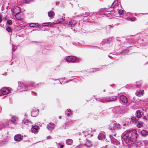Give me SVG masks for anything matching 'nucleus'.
Listing matches in <instances>:
<instances>
[{"mask_svg": "<svg viewBox=\"0 0 148 148\" xmlns=\"http://www.w3.org/2000/svg\"><path fill=\"white\" fill-rule=\"evenodd\" d=\"M138 136V134L136 130L132 131L127 130L122 134L121 137L122 141L125 142V145L128 148H131Z\"/></svg>", "mask_w": 148, "mask_h": 148, "instance_id": "obj_1", "label": "nucleus"}, {"mask_svg": "<svg viewBox=\"0 0 148 148\" xmlns=\"http://www.w3.org/2000/svg\"><path fill=\"white\" fill-rule=\"evenodd\" d=\"M122 128V126L118 123H111L109 126L108 129L114 132L120 130Z\"/></svg>", "mask_w": 148, "mask_h": 148, "instance_id": "obj_2", "label": "nucleus"}, {"mask_svg": "<svg viewBox=\"0 0 148 148\" xmlns=\"http://www.w3.org/2000/svg\"><path fill=\"white\" fill-rule=\"evenodd\" d=\"M113 112L116 114L114 115L115 117L118 116V114L123 113L124 112V107L123 106H118L115 107L112 109Z\"/></svg>", "mask_w": 148, "mask_h": 148, "instance_id": "obj_3", "label": "nucleus"}, {"mask_svg": "<svg viewBox=\"0 0 148 148\" xmlns=\"http://www.w3.org/2000/svg\"><path fill=\"white\" fill-rule=\"evenodd\" d=\"M130 119V122L133 124H136L137 127L140 128L143 127V122H139L138 119H137L135 116H131Z\"/></svg>", "mask_w": 148, "mask_h": 148, "instance_id": "obj_4", "label": "nucleus"}, {"mask_svg": "<svg viewBox=\"0 0 148 148\" xmlns=\"http://www.w3.org/2000/svg\"><path fill=\"white\" fill-rule=\"evenodd\" d=\"M28 83L27 82L26 84L23 83H21L20 82H18V90H20L23 89V90H21L20 91H27V90L29 89L28 88V86H27V84Z\"/></svg>", "mask_w": 148, "mask_h": 148, "instance_id": "obj_5", "label": "nucleus"}, {"mask_svg": "<svg viewBox=\"0 0 148 148\" xmlns=\"http://www.w3.org/2000/svg\"><path fill=\"white\" fill-rule=\"evenodd\" d=\"M41 84V83L36 84L34 82H28V83L27 84V86H28V88L29 89H31L33 88H38Z\"/></svg>", "mask_w": 148, "mask_h": 148, "instance_id": "obj_6", "label": "nucleus"}, {"mask_svg": "<svg viewBox=\"0 0 148 148\" xmlns=\"http://www.w3.org/2000/svg\"><path fill=\"white\" fill-rule=\"evenodd\" d=\"M10 93L9 90L6 87L2 88L0 90V96L5 95Z\"/></svg>", "mask_w": 148, "mask_h": 148, "instance_id": "obj_7", "label": "nucleus"}, {"mask_svg": "<svg viewBox=\"0 0 148 148\" xmlns=\"http://www.w3.org/2000/svg\"><path fill=\"white\" fill-rule=\"evenodd\" d=\"M39 128L40 127L38 125L35 124L34 125H32L31 129L32 132L36 134L38 133Z\"/></svg>", "mask_w": 148, "mask_h": 148, "instance_id": "obj_8", "label": "nucleus"}, {"mask_svg": "<svg viewBox=\"0 0 148 148\" xmlns=\"http://www.w3.org/2000/svg\"><path fill=\"white\" fill-rule=\"evenodd\" d=\"M75 57L73 56H70L66 58L65 60L69 63L75 62Z\"/></svg>", "mask_w": 148, "mask_h": 148, "instance_id": "obj_9", "label": "nucleus"}, {"mask_svg": "<svg viewBox=\"0 0 148 148\" xmlns=\"http://www.w3.org/2000/svg\"><path fill=\"white\" fill-rule=\"evenodd\" d=\"M141 84L140 81H137L135 82L133 85H131L130 87L132 89H135L136 88H139Z\"/></svg>", "mask_w": 148, "mask_h": 148, "instance_id": "obj_10", "label": "nucleus"}, {"mask_svg": "<svg viewBox=\"0 0 148 148\" xmlns=\"http://www.w3.org/2000/svg\"><path fill=\"white\" fill-rule=\"evenodd\" d=\"M39 110L37 108H33L32 110L31 115L33 117L36 116L39 114Z\"/></svg>", "mask_w": 148, "mask_h": 148, "instance_id": "obj_11", "label": "nucleus"}, {"mask_svg": "<svg viewBox=\"0 0 148 148\" xmlns=\"http://www.w3.org/2000/svg\"><path fill=\"white\" fill-rule=\"evenodd\" d=\"M55 125L52 123H49L47 125V128L49 131H51L55 128Z\"/></svg>", "mask_w": 148, "mask_h": 148, "instance_id": "obj_12", "label": "nucleus"}, {"mask_svg": "<svg viewBox=\"0 0 148 148\" xmlns=\"http://www.w3.org/2000/svg\"><path fill=\"white\" fill-rule=\"evenodd\" d=\"M120 100L122 103H126L128 102V100L127 97L123 95H121L119 97Z\"/></svg>", "mask_w": 148, "mask_h": 148, "instance_id": "obj_13", "label": "nucleus"}, {"mask_svg": "<svg viewBox=\"0 0 148 148\" xmlns=\"http://www.w3.org/2000/svg\"><path fill=\"white\" fill-rule=\"evenodd\" d=\"M144 90H137L135 93L136 95L138 97H140L143 95L144 94Z\"/></svg>", "mask_w": 148, "mask_h": 148, "instance_id": "obj_14", "label": "nucleus"}, {"mask_svg": "<svg viewBox=\"0 0 148 148\" xmlns=\"http://www.w3.org/2000/svg\"><path fill=\"white\" fill-rule=\"evenodd\" d=\"M92 131V129L91 128L87 129L86 131L83 132L85 137L88 135H90L91 132Z\"/></svg>", "mask_w": 148, "mask_h": 148, "instance_id": "obj_15", "label": "nucleus"}, {"mask_svg": "<svg viewBox=\"0 0 148 148\" xmlns=\"http://www.w3.org/2000/svg\"><path fill=\"white\" fill-rule=\"evenodd\" d=\"M17 10L18 11V12L16 13L15 16L16 19L18 20H19L21 18L19 16L18 14L20 12V7H16V8L14 9V11H15V10Z\"/></svg>", "mask_w": 148, "mask_h": 148, "instance_id": "obj_16", "label": "nucleus"}, {"mask_svg": "<svg viewBox=\"0 0 148 148\" xmlns=\"http://www.w3.org/2000/svg\"><path fill=\"white\" fill-rule=\"evenodd\" d=\"M116 39V41L120 42V44L125 42V38L123 37H117Z\"/></svg>", "mask_w": 148, "mask_h": 148, "instance_id": "obj_17", "label": "nucleus"}, {"mask_svg": "<svg viewBox=\"0 0 148 148\" xmlns=\"http://www.w3.org/2000/svg\"><path fill=\"white\" fill-rule=\"evenodd\" d=\"M105 138V133L104 132H102L99 134L98 138L99 140H101L104 139Z\"/></svg>", "mask_w": 148, "mask_h": 148, "instance_id": "obj_18", "label": "nucleus"}, {"mask_svg": "<svg viewBox=\"0 0 148 148\" xmlns=\"http://www.w3.org/2000/svg\"><path fill=\"white\" fill-rule=\"evenodd\" d=\"M141 136L143 137H145L148 135V131L146 130H143L140 132Z\"/></svg>", "mask_w": 148, "mask_h": 148, "instance_id": "obj_19", "label": "nucleus"}, {"mask_svg": "<svg viewBox=\"0 0 148 148\" xmlns=\"http://www.w3.org/2000/svg\"><path fill=\"white\" fill-rule=\"evenodd\" d=\"M14 138L16 141H20L22 139L21 135L19 134L15 135L14 137Z\"/></svg>", "mask_w": 148, "mask_h": 148, "instance_id": "obj_20", "label": "nucleus"}, {"mask_svg": "<svg viewBox=\"0 0 148 148\" xmlns=\"http://www.w3.org/2000/svg\"><path fill=\"white\" fill-rule=\"evenodd\" d=\"M85 145L88 147H90L92 146V143L90 140L86 139V143Z\"/></svg>", "mask_w": 148, "mask_h": 148, "instance_id": "obj_21", "label": "nucleus"}, {"mask_svg": "<svg viewBox=\"0 0 148 148\" xmlns=\"http://www.w3.org/2000/svg\"><path fill=\"white\" fill-rule=\"evenodd\" d=\"M75 121H71L67 122L65 123V125H66L67 127H69L71 126L72 124L74 123Z\"/></svg>", "mask_w": 148, "mask_h": 148, "instance_id": "obj_22", "label": "nucleus"}, {"mask_svg": "<svg viewBox=\"0 0 148 148\" xmlns=\"http://www.w3.org/2000/svg\"><path fill=\"white\" fill-rule=\"evenodd\" d=\"M100 68H95L90 69L88 70V72L89 73H93L97 71L100 70Z\"/></svg>", "mask_w": 148, "mask_h": 148, "instance_id": "obj_23", "label": "nucleus"}, {"mask_svg": "<svg viewBox=\"0 0 148 148\" xmlns=\"http://www.w3.org/2000/svg\"><path fill=\"white\" fill-rule=\"evenodd\" d=\"M135 115H136L137 119L140 118L142 117V115L141 112L139 110H137L136 112Z\"/></svg>", "mask_w": 148, "mask_h": 148, "instance_id": "obj_24", "label": "nucleus"}, {"mask_svg": "<svg viewBox=\"0 0 148 148\" xmlns=\"http://www.w3.org/2000/svg\"><path fill=\"white\" fill-rule=\"evenodd\" d=\"M117 99V96H113L111 97H108V101H112L115 100Z\"/></svg>", "mask_w": 148, "mask_h": 148, "instance_id": "obj_25", "label": "nucleus"}, {"mask_svg": "<svg viewBox=\"0 0 148 148\" xmlns=\"http://www.w3.org/2000/svg\"><path fill=\"white\" fill-rule=\"evenodd\" d=\"M76 23L75 21L71 20L69 22V25L71 27H73Z\"/></svg>", "mask_w": 148, "mask_h": 148, "instance_id": "obj_26", "label": "nucleus"}, {"mask_svg": "<svg viewBox=\"0 0 148 148\" xmlns=\"http://www.w3.org/2000/svg\"><path fill=\"white\" fill-rule=\"evenodd\" d=\"M109 138H110V140L113 143H116L117 141V140L115 139L113 136L112 135H109Z\"/></svg>", "mask_w": 148, "mask_h": 148, "instance_id": "obj_27", "label": "nucleus"}, {"mask_svg": "<svg viewBox=\"0 0 148 148\" xmlns=\"http://www.w3.org/2000/svg\"><path fill=\"white\" fill-rule=\"evenodd\" d=\"M54 13L52 11H50L48 12V16L50 17H51L53 16Z\"/></svg>", "mask_w": 148, "mask_h": 148, "instance_id": "obj_28", "label": "nucleus"}, {"mask_svg": "<svg viewBox=\"0 0 148 148\" xmlns=\"http://www.w3.org/2000/svg\"><path fill=\"white\" fill-rule=\"evenodd\" d=\"M73 140L70 139H68L66 140V143L68 145H71L72 143Z\"/></svg>", "mask_w": 148, "mask_h": 148, "instance_id": "obj_29", "label": "nucleus"}, {"mask_svg": "<svg viewBox=\"0 0 148 148\" xmlns=\"http://www.w3.org/2000/svg\"><path fill=\"white\" fill-rule=\"evenodd\" d=\"M128 50L127 49H125L123 50L122 52L120 53L121 55H126L128 54Z\"/></svg>", "mask_w": 148, "mask_h": 148, "instance_id": "obj_30", "label": "nucleus"}, {"mask_svg": "<svg viewBox=\"0 0 148 148\" xmlns=\"http://www.w3.org/2000/svg\"><path fill=\"white\" fill-rule=\"evenodd\" d=\"M23 123L24 124H27L28 123H31V121H29V120L27 119H24L23 121Z\"/></svg>", "mask_w": 148, "mask_h": 148, "instance_id": "obj_31", "label": "nucleus"}, {"mask_svg": "<svg viewBox=\"0 0 148 148\" xmlns=\"http://www.w3.org/2000/svg\"><path fill=\"white\" fill-rule=\"evenodd\" d=\"M38 25V23H30L29 24V26L30 27H33L37 26Z\"/></svg>", "mask_w": 148, "mask_h": 148, "instance_id": "obj_32", "label": "nucleus"}, {"mask_svg": "<svg viewBox=\"0 0 148 148\" xmlns=\"http://www.w3.org/2000/svg\"><path fill=\"white\" fill-rule=\"evenodd\" d=\"M108 97H102L101 98V102H106L108 101Z\"/></svg>", "mask_w": 148, "mask_h": 148, "instance_id": "obj_33", "label": "nucleus"}, {"mask_svg": "<svg viewBox=\"0 0 148 148\" xmlns=\"http://www.w3.org/2000/svg\"><path fill=\"white\" fill-rule=\"evenodd\" d=\"M52 25V24L51 23H43V26H51Z\"/></svg>", "mask_w": 148, "mask_h": 148, "instance_id": "obj_34", "label": "nucleus"}, {"mask_svg": "<svg viewBox=\"0 0 148 148\" xmlns=\"http://www.w3.org/2000/svg\"><path fill=\"white\" fill-rule=\"evenodd\" d=\"M6 30L8 32H12V28L8 26L6 27Z\"/></svg>", "mask_w": 148, "mask_h": 148, "instance_id": "obj_35", "label": "nucleus"}, {"mask_svg": "<svg viewBox=\"0 0 148 148\" xmlns=\"http://www.w3.org/2000/svg\"><path fill=\"white\" fill-rule=\"evenodd\" d=\"M18 118L15 116H13L12 118V119L11 121L13 123H14L15 121L18 120Z\"/></svg>", "mask_w": 148, "mask_h": 148, "instance_id": "obj_36", "label": "nucleus"}, {"mask_svg": "<svg viewBox=\"0 0 148 148\" xmlns=\"http://www.w3.org/2000/svg\"><path fill=\"white\" fill-rule=\"evenodd\" d=\"M113 39V38L112 37L111 38H109L107 39L106 40L105 42L106 43H108V44L110 43L112 41V40Z\"/></svg>", "mask_w": 148, "mask_h": 148, "instance_id": "obj_37", "label": "nucleus"}, {"mask_svg": "<svg viewBox=\"0 0 148 148\" xmlns=\"http://www.w3.org/2000/svg\"><path fill=\"white\" fill-rule=\"evenodd\" d=\"M117 1L116 0H115L112 4L111 7L112 8H114L115 6V5H117Z\"/></svg>", "mask_w": 148, "mask_h": 148, "instance_id": "obj_38", "label": "nucleus"}, {"mask_svg": "<svg viewBox=\"0 0 148 148\" xmlns=\"http://www.w3.org/2000/svg\"><path fill=\"white\" fill-rule=\"evenodd\" d=\"M5 125L2 123H0V130L4 128Z\"/></svg>", "mask_w": 148, "mask_h": 148, "instance_id": "obj_39", "label": "nucleus"}, {"mask_svg": "<svg viewBox=\"0 0 148 148\" xmlns=\"http://www.w3.org/2000/svg\"><path fill=\"white\" fill-rule=\"evenodd\" d=\"M89 14L90 13L88 12H85L84 13H82V14L81 15L84 16V17H86L87 16H89Z\"/></svg>", "mask_w": 148, "mask_h": 148, "instance_id": "obj_40", "label": "nucleus"}, {"mask_svg": "<svg viewBox=\"0 0 148 148\" xmlns=\"http://www.w3.org/2000/svg\"><path fill=\"white\" fill-rule=\"evenodd\" d=\"M81 59L79 58H76L75 57V62H79L81 61Z\"/></svg>", "mask_w": 148, "mask_h": 148, "instance_id": "obj_41", "label": "nucleus"}, {"mask_svg": "<svg viewBox=\"0 0 148 148\" xmlns=\"http://www.w3.org/2000/svg\"><path fill=\"white\" fill-rule=\"evenodd\" d=\"M5 125L4 128L8 127L9 126V121H6L5 123H3Z\"/></svg>", "mask_w": 148, "mask_h": 148, "instance_id": "obj_42", "label": "nucleus"}, {"mask_svg": "<svg viewBox=\"0 0 148 148\" xmlns=\"http://www.w3.org/2000/svg\"><path fill=\"white\" fill-rule=\"evenodd\" d=\"M66 127H66V125H65V124H64V125L60 127L59 128V129L60 130L66 129Z\"/></svg>", "mask_w": 148, "mask_h": 148, "instance_id": "obj_43", "label": "nucleus"}, {"mask_svg": "<svg viewBox=\"0 0 148 148\" xmlns=\"http://www.w3.org/2000/svg\"><path fill=\"white\" fill-rule=\"evenodd\" d=\"M17 49V47L16 46H15L14 45H13L12 46V49L13 51H15Z\"/></svg>", "mask_w": 148, "mask_h": 148, "instance_id": "obj_44", "label": "nucleus"}, {"mask_svg": "<svg viewBox=\"0 0 148 148\" xmlns=\"http://www.w3.org/2000/svg\"><path fill=\"white\" fill-rule=\"evenodd\" d=\"M7 24L9 25H11L12 24V21L10 20H8L7 22Z\"/></svg>", "mask_w": 148, "mask_h": 148, "instance_id": "obj_45", "label": "nucleus"}, {"mask_svg": "<svg viewBox=\"0 0 148 148\" xmlns=\"http://www.w3.org/2000/svg\"><path fill=\"white\" fill-rule=\"evenodd\" d=\"M132 102L134 103H136L137 102V100L135 99V97H134L132 98V99L131 100Z\"/></svg>", "mask_w": 148, "mask_h": 148, "instance_id": "obj_46", "label": "nucleus"}, {"mask_svg": "<svg viewBox=\"0 0 148 148\" xmlns=\"http://www.w3.org/2000/svg\"><path fill=\"white\" fill-rule=\"evenodd\" d=\"M123 10H119V13L120 15H122L123 13Z\"/></svg>", "mask_w": 148, "mask_h": 148, "instance_id": "obj_47", "label": "nucleus"}, {"mask_svg": "<svg viewBox=\"0 0 148 148\" xmlns=\"http://www.w3.org/2000/svg\"><path fill=\"white\" fill-rule=\"evenodd\" d=\"M95 99L98 101H99L100 102H101V98H95Z\"/></svg>", "mask_w": 148, "mask_h": 148, "instance_id": "obj_48", "label": "nucleus"}, {"mask_svg": "<svg viewBox=\"0 0 148 148\" xmlns=\"http://www.w3.org/2000/svg\"><path fill=\"white\" fill-rule=\"evenodd\" d=\"M23 2L25 3H29V1L28 0H22Z\"/></svg>", "mask_w": 148, "mask_h": 148, "instance_id": "obj_49", "label": "nucleus"}, {"mask_svg": "<svg viewBox=\"0 0 148 148\" xmlns=\"http://www.w3.org/2000/svg\"><path fill=\"white\" fill-rule=\"evenodd\" d=\"M58 145L60 146V148H63L64 147V145L60 143H59L58 144Z\"/></svg>", "mask_w": 148, "mask_h": 148, "instance_id": "obj_50", "label": "nucleus"}, {"mask_svg": "<svg viewBox=\"0 0 148 148\" xmlns=\"http://www.w3.org/2000/svg\"><path fill=\"white\" fill-rule=\"evenodd\" d=\"M73 114V112H69V113H68L67 114V116L68 117L70 116L71 115Z\"/></svg>", "mask_w": 148, "mask_h": 148, "instance_id": "obj_51", "label": "nucleus"}, {"mask_svg": "<svg viewBox=\"0 0 148 148\" xmlns=\"http://www.w3.org/2000/svg\"><path fill=\"white\" fill-rule=\"evenodd\" d=\"M6 142V140L4 139L1 141V143L3 145V144H4Z\"/></svg>", "mask_w": 148, "mask_h": 148, "instance_id": "obj_52", "label": "nucleus"}, {"mask_svg": "<svg viewBox=\"0 0 148 148\" xmlns=\"http://www.w3.org/2000/svg\"><path fill=\"white\" fill-rule=\"evenodd\" d=\"M135 17H133L130 18V20L131 21H134L135 20Z\"/></svg>", "mask_w": 148, "mask_h": 148, "instance_id": "obj_53", "label": "nucleus"}, {"mask_svg": "<svg viewBox=\"0 0 148 148\" xmlns=\"http://www.w3.org/2000/svg\"><path fill=\"white\" fill-rule=\"evenodd\" d=\"M22 27L21 26H18L17 27V28H18V30H20L22 29Z\"/></svg>", "mask_w": 148, "mask_h": 148, "instance_id": "obj_54", "label": "nucleus"}, {"mask_svg": "<svg viewBox=\"0 0 148 148\" xmlns=\"http://www.w3.org/2000/svg\"><path fill=\"white\" fill-rule=\"evenodd\" d=\"M32 94L35 96H36L37 95V94L35 92H34L33 91H32Z\"/></svg>", "mask_w": 148, "mask_h": 148, "instance_id": "obj_55", "label": "nucleus"}, {"mask_svg": "<svg viewBox=\"0 0 148 148\" xmlns=\"http://www.w3.org/2000/svg\"><path fill=\"white\" fill-rule=\"evenodd\" d=\"M143 119L145 121H146V120H147V118H146V116H144L143 117Z\"/></svg>", "mask_w": 148, "mask_h": 148, "instance_id": "obj_56", "label": "nucleus"}, {"mask_svg": "<svg viewBox=\"0 0 148 148\" xmlns=\"http://www.w3.org/2000/svg\"><path fill=\"white\" fill-rule=\"evenodd\" d=\"M142 110L143 111H145V112H146V108H143L142 109Z\"/></svg>", "mask_w": 148, "mask_h": 148, "instance_id": "obj_57", "label": "nucleus"}, {"mask_svg": "<svg viewBox=\"0 0 148 148\" xmlns=\"http://www.w3.org/2000/svg\"><path fill=\"white\" fill-rule=\"evenodd\" d=\"M60 21H59V20H58L56 22H55L54 23H60Z\"/></svg>", "mask_w": 148, "mask_h": 148, "instance_id": "obj_58", "label": "nucleus"}, {"mask_svg": "<svg viewBox=\"0 0 148 148\" xmlns=\"http://www.w3.org/2000/svg\"><path fill=\"white\" fill-rule=\"evenodd\" d=\"M2 21V18L1 17V14L0 13V23Z\"/></svg>", "mask_w": 148, "mask_h": 148, "instance_id": "obj_59", "label": "nucleus"}, {"mask_svg": "<svg viewBox=\"0 0 148 148\" xmlns=\"http://www.w3.org/2000/svg\"><path fill=\"white\" fill-rule=\"evenodd\" d=\"M67 111L69 113L72 112L71 111V110L70 109H67Z\"/></svg>", "mask_w": 148, "mask_h": 148, "instance_id": "obj_60", "label": "nucleus"}, {"mask_svg": "<svg viewBox=\"0 0 148 148\" xmlns=\"http://www.w3.org/2000/svg\"><path fill=\"white\" fill-rule=\"evenodd\" d=\"M47 139H50L51 138V137L50 136H49L47 137Z\"/></svg>", "mask_w": 148, "mask_h": 148, "instance_id": "obj_61", "label": "nucleus"}, {"mask_svg": "<svg viewBox=\"0 0 148 148\" xmlns=\"http://www.w3.org/2000/svg\"><path fill=\"white\" fill-rule=\"evenodd\" d=\"M61 20H62V23H64V19H60Z\"/></svg>", "mask_w": 148, "mask_h": 148, "instance_id": "obj_62", "label": "nucleus"}, {"mask_svg": "<svg viewBox=\"0 0 148 148\" xmlns=\"http://www.w3.org/2000/svg\"><path fill=\"white\" fill-rule=\"evenodd\" d=\"M108 57L111 59H112V57L110 55H108Z\"/></svg>", "mask_w": 148, "mask_h": 148, "instance_id": "obj_63", "label": "nucleus"}, {"mask_svg": "<svg viewBox=\"0 0 148 148\" xmlns=\"http://www.w3.org/2000/svg\"><path fill=\"white\" fill-rule=\"evenodd\" d=\"M127 125L125 123H124L123 124V126H126Z\"/></svg>", "mask_w": 148, "mask_h": 148, "instance_id": "obj_64", "label": "nucleus"}]
</instances>
